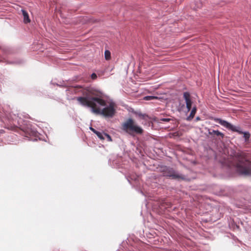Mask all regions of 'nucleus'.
<instances>
[{"instance_id":"1","label":"nucleus","mask_w":251,"mask_h":251,"mask_svg":"<svg viewBox=\"0 0 251 251\" xmlns=\"http://www.w3.org/2000/svg\"><path fill=\"white\" fill-rule=\"evenodd\" d=\"M77 100L83 106L91 108L92 112L96 114H101L105 117L111 118L116 113L115 104L111 102L102 110L98 106H106V101L102 99L97 97H79Z\"/></svg>"},{"instance_id":"2","label":"nucleus","mask_w":251,"mask_h":251,"mask_svg":"<svg viewBox=\"0 0 251 251\" xmlns=\"http://www.w3.org/2000/svg\"><path fill=\"white\" fill-rule=\"evenodd\" d=\"M245 153L238 152L235 155L237 171L245 176H251V162L246 158Z\"/></svg>"},{"instance_id":"3","label":"nucleus","mask_w":251,"mask_h":251,"mask_svg":"<svg viewBox=\"0 0 251 251\" xmlns=\"http://www.w3.org/2000/svg\"><path fill=\"white\" fill-rule=\"evenodd\" d=\"M122 129L130 135L135 134H142L143 133L142 128L138 126L134 120L131 118L128 119L122 125Z\"/></svg>"},{"instance_id":"4","label":"nucleus","mask_w":251,"mask_h":251,"mask_svg":"<svg viewBox=\"0 0 251 251\" xmlns=\"http://www.w3.org/2000/svg\"><path fill=\"white\" fill-rule=\"evenodd\" d=\"M213 120L232 131L237 132L240 134H243V137L246 142H247L249 140L251 135L249 132H243L240 130V127L234 126L227 121L223 120L221 119L215 118L213 119Z\"/></svg>"},{"instance_id":"5","label":"nucleus","mask_w":251,"mask_h":251,"mask_svg":"<svg viewBox=\"0 0 251 251\" xmlns=\"http://www.w3.org/2000/svg\"><path fill=\"white\" fill-rule=\"evenodd\" d=\"M162 172L164 176L170 177L173 179H184L185 178L184 175L177 173L172 168L169 167L163 168Z\"/></svg>"},{"instance_id":"6","label":"nucleus","mask_w":251,"mask_h":251,"mask_svg":"<svg viewBox=\"0 0 251 251\" xmlns=\"http://www.w3.org/2000/svg\"><path fill=\"white\" fill-rule=\"evenodd\" d=\"M183 97L186 101V107L188 111H190L191 109L192 101L190 99L189 94L187 92H185L183 94Z\"/></svg>"},{"instance_id":"7","label":"nucleus","mask_w":251,"mask_h":251,"mask_svg":"<svg viewBox=\"0 0 251 251\" xmlns=\"http://www.w3.org/2000/svg\"><path fill=\"white\" fill-rule=\"evenodd\" d=\"M208 134L211 136L216 135L217 136H221L222 138H223L224 137V134L219 130L209 129Z\"/></svg>"},{"instance_id":"8","label":"nucleus","mask_w":251,"mask_h":251,"mask_svg":"<svg viewBox=\"0 0 251 251\" xmlns=\"http://www.w3.org/2000/svg\"><path fill=\"white\" fill-rule=\"evenodd\" d=\"M22 13L24 16V22L25 24H27L30 22L28 14L27 12L25 10H22Z\"/></svg>"},{"instance_id":"9","label":"nucleus","mask_w":251,"mask_h":251,"mask_svg":"<svg viewBox=\"0 0 251 251\" xmlns=\"http://www.w3.org/2000/svg\"><path fill=\"white\" fill-rule=\"evenodd\" d=\"M197 111V108L196 107L193 108L192 110L191 111V113L189 116L187 118V120L188 121H191L195 116V115Z\"/></svg>"},{"instance_id":"10","label":"nucleus","mask_w":251,"mask_h":251,"mask_svg":"<svg viewBox=\"0 0 251 251\" xmlns=\"http://www.w3.org/2000/svg\"><path fill=\"white\" fill-rule=\"evenodd\" d=\"M104 57L106 60L111 59V52L108 50H106L104 52Z\"/></svg>"},{"instance_id":"11","label":"nucleus","mask_w":251,"mask_h":251,"mask_svg":"<svg viewBox=\"0 0 251 251\" xmlns=\"http://www.w3.org/2000/svg\"><path fill=\"white\" fill-rule=\"evenodd\" d=\"M158 97L156 96H148L144 97L143 99L145 100H152L157 99Z\"/></svg>"},{"instance_id":"12","label":"nucleus","mask_w":251,"mask_h":251,"mask_svg":"<svg viewBox=\"0 0 251 251\" xmlns=\"http://www.w3.org/2000/svg\"><path fill=\"white\" fill-rule=\"evenodd\" d=\"M97 136L101 140H104V138L103 136V134L102 133L99 132V131H97L96 133H95Z\"/></svg>"},{"instance_id":"13","label":"nucleus","mask_w":251,"mask_h":251,"mask_svg":"<svg viewBox=\"0 0 251 251\" xmlns=\"http://www.w3.org/2000/svg\"><path fill=\"white\" fill-rule=\"evenodd\" d=\"M91 78H92V79H96V78H97V75H96L95 73H93V74L91 75Z\"/></svg>"},{"instance_id":"14","label":"nucleus","mask_w":251,"mask_h":251,"mask_svg":"<svg viewBox=\"0 0 251 251\" xmlns=\"http://www.w3.org/2000/svg\"><path fill=\"white\" fill-rule=\"evenodd\" d=\"M161 122H169L170 121V119L169 118H162L160 120Z\"/></svg>"},{"instance_id":"15","label":"nucleus","mask_w":251,"mask_h":251,"mask_svg":"<svg viewBox=\"0 0 251 251\" xmlns=\"http://www.w3.org/2000/svg\"><path fill=\"white\" fill-rule=\"evenodd\" d=\"M104 135L106 136L107 137V138L108 139L109 141H112V139H111V138L110 137V136L106 133H104Z\"/></svg>"},{"instance_id":"16","label":"nucleus","mask_w":251,"mask_h":251,"mask_svg":"<svg viewBox=\"0 0 251 251\" xmlns=\"http://www.w3.org/2000/svg\"><path fill=\"white\" fill-rule=\"evenodd\" d=\"M90 130L91 131H92L94 133H96V132L97 131L96 129H95L94 128H93V127H91L90 128Z\"/></svg>"},{"instance_id":"17","label":"nucleus","mask_w":251,"mask_h":251,"mask_svg":"<svg viewBox=\"0 0 251 251\" xmlns=\"http://www.w3.org/2000/svg\"><path fill=\"white\" fill-rule=\"evenodd\" d=\"M80 88L81 87H80V86H76V87H75V88Z\"/></svg>"},{"instance_id":"18","label":"nucleus","mask_w":251,"mask_h":251,"mask_svg":"<svg viewBox=\"0 0 251 251\" xmlns=\"http://www.w3.org/2000/svg\"><path fill=\"white\" fill-rule=\"evenodd\" d=\"M197 120H199V117H197Z\"/></svg>"}]
</instances>
